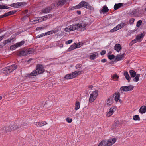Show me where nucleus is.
Listing matches in <instances>:
<instances>
[{
  "mask_svg": "<svg viewBox=\"0 0 146 146\" xmlns=\"http://www.w3.org/2000/svg\"><path fill=\"white\" fill-rule=\"evenodd\" d=\"M87 25V24L84 21H80L76 24L68 26L65 28V31L67 32L75 30L81 31H84L86 29L85 27Z\"/></svg>",
  "mask_w": 146,
  "mask_h": 146,
  "instance_id": "nucleus-1",
  "label": "nucleus"
},
{
  "mask_svg": "<svg viewBox=\"0 0 146 146\" xmlns=\"http://www.w3.org/2000/svg\"><path fill=\"white\" fill-rule=\"evenodd\" d=\"M36 69L30 74L31 76H33L42 73L44 71V69L42 65L38 64L36 66Z\"/></svg>",
  "mask_w": 146,
  "mask_h": 146,
  "instance_id": "nucleus-2",
  "label": "nucleus"
},
{
  "mask_svg": "<svg viewBox=\"0 0 146 146\" xmlns=\"http://www.w3.org/2000/svg\"><path fill=\"white\" fill-rule=\"evenodd\" d=\"M82 7H84L90 10H91L92 9V6H90L88 3L84 1H83L81 2L77 5L74 7L72 8V9H79Z\"/></svg>",
  "mask_w": 146,
  "mask_h": 146,
  "instance_id": "nucleus-3",
  "label": "nucleus"
},
{
  "mask_svg": "<svg viewBox=\"0 0 146 146\" xmlns=\"http://www.w3.org/2000/svg\"><path fill=\"white\" fill-rule=\"evenodd\" d=\"M17 68V65L13 64L9 66L4 68L2 70V71L3 73L7 74L12 72L16 69Z\"/></svg>",
  "mask_w": 146,
  "mask_h": 146,
  "instance_id": "nucleus-4",
  "label": "nucleus"
},
{
  "mask_svg": "<svg viewBox=\"0 0 146 146\" xmlns=\"http://www.w3.org/2000/svg\"><path fill=\"white\" fill-rule=\"evenodd\" d=\"M31 49L23 50L19 51L17 52V55L19 56H26L29 54H32L33 51Z\"/></svg>",
  "mask_w": 146,
  "mask_h": 146,
  "instance_id": "nucleus-5",
  "label": "nucleus"
},
{
  "mask_svg": "<svg viewBox=\"0 0 146 146\" xmlns=\"http://www.w3.org/2000/svg\"><path fill=\"white\" fill-rule=\"evenodd\" d=\"M52 16V15L51 14H48L46 16L41 17H39L37 20H34L33 21L35 23H33L36 24L39 23V20H41V19H42V20L40 21V22L45 21L47 19L50 18Z\"/></svg>",
  "mask_w": 146,
  "mask_h": 146,
  "instance_id": "nucleus-6",
  "label": "nucleus"
},
{
  "mask_svg": "<svg viewBox=\"0 0 146 146\" xmlns=\"http://www.w3.org/2000/svg\"><path fill=\"white\" fill-rule=\"evenodd\" d=\"M127 25V23H124L121 22V23L118 24L116 27H114L113 29H111L110 31L111 32H113L119 29H120L123 27Z\"/></svg>",
  "mask_w": 146,
  "mask_h": 146,
  "instance_id": "nucleus-7",
  "label": "nucleus"
},
{
  "mask_svg": "<svg viewBox=\"0 0 146 146\" xmlns=\"http://www.w3.org/2000/svg\"><path fill=\"white\" fill-rule=\"evenodd\" d=\"M98 91L95 90L92 92V93L90 94L89 99V102H93L96 99L98 96Z\"/></svg>",
  "mask_w": 146,
  "mask_h": 146,
  "instance_id": "nucleus-8",
  "label": "nucleus"
},
{
  "mask_svg": "<svg viewBox=\"0 0 146 146\" xmlns=\"http://www.w3.org/2000/svg\"><path fill=\"white\" fill-rule=\"evenodd\" d=\"M106 146H111L116 141L115 138L110 139L108 140H105Z\"/></svg>",
  "mask_w": 146,
  "mask_h": 146,
  "instance_id": "nucleus-9",
  "label": "nucleus"
},
{
  "mask_svg": "<svg viewBox=\"0 0 146 146\" xmlns=\"http://www.w3.org/2000/svg\"><path fill=\"white\" fill-rule=\"evenodd\" d=\"M134 88V86L131 85L128 86H122L121 87L120 90L121 91L127 92L133 90Z\"/></svg>",
  "mask_w": 146,
  "mask_h": 146,
  "instance_id": "nucleus-10",
  "label": "nucleus"
},
{
  "mask_svg": "<svg viewBox=\"0 0 146 146\" xmlns=\"http://www.w3.org/2000/svg\"><path fill=\"white\" fill-rule=\"evenodd\" d=\"M113 97H109L106 101L105 105L108 106L111 105L113 102Z\"/></svg>",
  "mask_w": 146,
  "mask_h": 146,
  "instance_id": "nucleus-11",
  "label": "nucleus"
},
{
  "mask_svg": "<svg viewBox=\"0 0 146 146\" xmlns=\"http://www.w3.org/2000/svg\"><path fill=\"white\" fill-rule=\"evenodd\" d=\"M116 107L115 106H112L109 110V111L107 113L106 116L109 117L111 115L114 111V110H115Z\"/></svg>",
  "mask_w": 146,
  "mask_h": 146,
  "instance_id": "nucleus-12",
  "label": "nucleus"
},
{
  "mask_svg": "<svg viewBox=\"0 0 146 146\" xmlns=\"http://www.w3.org/2000/svg\"><path fill=\"white\" fill-rule=\"evenodd\" d=\"M34 124L36 125L37 127H41L44 126L47 124V123L45 121H40L39 122H34Z\"/></svg>",
  "mask_w": 146,
  "mask_h": 146,
  "instance_id": "nucleus-13",
  "label": "nucleus"
},
{
  "mask_svg": "<svg viewBox=\"0 0 146 146\" xmlns=\"http://www.w3.org/2000/svg\"><path fill=\"white\" fill-rule=\"evenodd\" d=\"M124 53H123L121 55L118 54L116 56L115 59V61H118L124 59Z\"/></svg>",
  "mask_w": 146,
  "mask_h": 146,
  "instance_id": "nucleus-14",
  "label": "nucleus"
},
{
  "mask_svg": "<svg viewBox=\"0 0 146 146\" xmlns=\"http://www.w3.org/2000/svg\"><path fill=\"white\" fill-rule=\"evenodd\" d=\"M24 3L23 2H18L11 4L10 6L12 7L18 8L22 5H23Z\"/></svg>",
  "mask_w": 146,
  "mask_h": 146,
  "instance_id": "nucleus-15",
  "label": "nucleus"
},
{
  "mask_svg": "<svg viewBox=\"0 0 146 146\" xmlns=\"http://www.w3.org/2000/svg\"><path fill=\"white\" fill-rule=\"evenodd\" d=\"M66 0H58L56 3V5L57 6H62L65 3Z\"/></svg>",
  "mask_w": 146,
  "mask_h": 146,
  "instance_id": "nucleus-16",
  "label": "nucleus"
},
{
  "mask_svg": "<svg viewBox=\"0 0 146 146\" xmlns=\"http://www.w3.org/2000/svg\"><path fill=\"white\" fill-rule=\"evenodd\" d=\"M81 71H76L71 73L73 78H74L80 74Z\"/></svg>",
  "mask_w": 146,
  "mask_h": 146,
  "instance_id": "nucleus-17",
  "label": "nucleus"
},
{
  "mask_svg": "<svg viewBox=\"0 0 146 146\" xmlns=\"http://www.w3.org/2000/svg\"><path fill=\"white\" fill-rule=\"evenodd\" d=\"M146 112V106H141L139 110V112L142 114Z\"/></svg>",
  "mask_w": 146,
  "mask_h": 146,
  "instance_id": "nucleus-18",
  "label": "nucleus"
},
{
  "mask_svg": "<svg viewBox=\"0 0 146 146\" xmlns=\"http://www.w3.org/2000/svg\"><path fill=\"white\" fill-rule=\"evenodd\" d=\"M122 47L119 44H116L114 46V49L117 52H119L121 49Z\"/></svg>",
  "mask_w": 146,
  "mask_h": 146,
  "instance_id": "nucleus-19",
  "label": "nucleus"
},
{
  "mask_svg": "<svg viewBox=\"0 0 146 146\" xmlns=\"http://www.w3.org/2000/svg\"><path fill=\"white\" fill-rule=\"evenodd\" d=\"M120 95L118 92H117L114 94V96H115L114 100L115 101L117 102L118 101L120 98Z\"/></svg>",
  "mask_w": 146,
  "mask_h": 146,
  "instance_id": "nucleus-20",
  "label": "nucleus"
},
{
  "mask_svg": "<svg viewBox=\"0 0 146 146\" xmlns=\"http://www.w3.org/2000/svg\"><path fill=\"white\" fill-rule=\"evenodd\" d=\"M11 130H12V131H14L16 130L19 129V126L15 124L11 125Z\"/></svg>",
  "mask_w": 146,
  "mask_h": 146,
  "instance_id": "nucleus-21",
  "label": "nucleus"
},
{
  "mask_svg": "<svg viewBox=\"0 0 146 146\" xmlns=\"http://www.w3.org/2000/svg\"><path fill=\"white\" fill-rule=\"evenodd\" d=\"M124 75L126 79L128 80V82H129L130 80V77L127 71H125L124 73Z\"/></svg>",
  "mask_w": 146,
  "mask_h": 146,
  "instance_id": "nucleus-22",
  "label": "nucleus"
},
{
  "mask_svg": "<svg viewBox=\"0 0 146 146\" xmlns=\"http://www.w3.org/2000/svg\"><path fill=\"white\" fill-rule=\"evenodd\" d=\"M122 6L123 3H120L118 4H115L114 6V8L115 10H116Z\"/></svg>",
  "mask_w": 146,
  "mask_h": 146,
  "instance_id": "nucleus-23",
  "label": "nucleus"
},
{
  "mask_svg": "<svg viewBox=\"0 0 146 146\" xmlns=\"http://www.w3.org/2000/svg\"><path fill=\"white\" fill-rule=\"evenodd\" d=\"M51 10L50 8L48 7L42 9V12L43 13H49Z\"/></svg>",
  "mask_w": 146,
  "mask_h": 146,
  "instance_id": "nucleus-24",
  "label": "nucleus"
},
{
  "mask_svg": "<svg viewBox=\"0 0 146 146\" xmlns=\"http://www.w3.org/2000/svg\"><path fill=\"white\" fill-rule=\"evenodd\" d=\"M75 110L76 111L78 110L80 107V103L78 101H76V102L75 104Z\"/></svg>",
  "mask_w": 146,
  "mask_h": 146,
  "instance_id": "nucleus-25",
  "label": "nucleus"
},
{
  "mask_svg": "<svg viewBox=\"0 0 146 146\" xmlns=\"http://www.w3.org/2000/svg\"><path fill=\"white\" fill-rule=\"evenodd\" d=\"M98 54L96 52L94 53V54L91 55L90 56V58L92 60H94L96 56H98Z\"/></svg>",
  "mask_w": 146,
  "mask_h": 146,
  "instance_id": "nucleus-26",
  "label": "nucleus"
},
{
  "mask_svg": "<svg viewBox=\"0 0 146 146\" xmlns=\"http://www.w3.org/2000/svg\"><path fill=\"white\" fill-rule=\"evenodd\" d=\"M108 10L109 9L106 6H104L102 9L100 11V13H102V12H107Z\"/></svg>",
  "mask_w": 146,
  "mask_h": 146,
  "instance_id": "nucleus-27",
  "label": "nucleus"
},
{
  "mask_svg": "<svg viewBox=\"0 0 146 146\" xmlns=\"http://www.w3.org/2000/svg\"><path fill=\"white\" fill-rule=\"evenodd\" d=\"M121 125L120 122L117 120H115L114 121V123L113 124L114 126V127H119Z\"/></svg>",
  "mask_w": 146,
  "mask_h": 146,
  "instance_id": "nucleus-28",
  "label": "nucleus"
},
{
  "mask_svg": "<svg viewBox=\"0 0 146 146\" xmlns=\"http://www.w3.org/2000/svg\"><path fill=\"white\" fill-rule=\"evenodd\" d=\"M131 77H134L137 75L136 72L133 70H130L129 71Z\"/></svg>",
  "mask_w": 146,
  "mask_h": 146,
  "instance_id": "nucleus-29",
  "label": "nucleus"
},
{
  "mask_svg": "<svg viewBox=\"0 0 146 146\" xmlns=\"http://www.w3.org/2000/svg\"><path fill=\"white\" fill-rule=\"evenodd\" d=\"M144 36V34L143 33H142L141 34H140V35H139L138 36H137L136 38L137 39V40L139 41V42H141V40H140Z\"/></svg>",
  "mask_w": 146,
  "mask_h": 146,
  "instance_id": "nucleus-30",
  "label": "nucleus"
},
{
  "mask_svg": "<svg viewBox=\"0 0 146 146\" xmlns=\"http://www.w3.org/2000/svg\"><path fill=\"white\" fill-rule=\"evenodd\" d=\"M76 43H74L73 45H71L70 46L69 48L68 49V50L69 51H70L71 50H74L76 48Z\"/></svg>",
  "mask_w": 146,
  "mask_h": 146,
  "instance_id": "nucleus-31",
  "label": "nucleus"
},
{
  "mask_svg": "<svg viewBox=\"0 0 146 146\" xmlns=\"http://www.w3.org/2000/svg\"><path fill=\"white\" fill-rule=\"evenodd\" d=\"M64 78L65 79H71L73 78L71 73L66 75Z\"/></svg>",
  "mask_w": 146,
  "mask_h": 146,
  "instance_id": "nucleus-32",
  "label": "nucleus"
},
{
  "mask_svg": "<svg viewBox=\"0 0 146 146\" xmlns=\"http://www.w3.org/2000/svg\"><path fill=\"white\" fill-rule=\"evenodd\" d=\"M140 74H137L135 76V77L133 79V80L134 81L137 82L139 80V77L140 76Z\"/></svg>",
  "mask_w": 146,
  "mask_h": 146,
  "instance_id": "nucleus-33",
  "label": "nucleus"
},
{
  "mask_svg": "<svg viewBox=\"0 0 146 146\" xmlns=\"http://www.w3.org/2000/svg\"><path fill=\"white\" fill-rule=\"evenodd\" d=\"M98 146H106L105 140L102 141L100 142Z\"/></svg>",
  "mask_w": 146,
  "mask_h": 146,
  "instance_id": "nucleus-34",
  "label": "nucleus"
},
{
  "mask_svg": "<svg viewBox=\"0 0 146 146\" xmlns=\"http://www.w3.org/2000/svg\"><path fill=\"white\" fill-rule=\"evenodd\" d=\"M11 125L9 126H7L5 128V131L6 132H10L12 131V130H11Z\"/></svg>",
  "mask_w": 146,
  "mask_h": 146,
  "instance_id": "nucleus-35",
  "label": "nucleus"
},
{
  "mask_svg": "<svg viewBox=\"0 0 146 146\" xmlns=\"http://www.w3.org/2000/svg\"><path fill=\"white\" fill-rule=\"evenodd\" d=\"M119 78V76L117 74H115L111 77V79L114 80H117V79Z\"/></svg>",
  "mask_w": 146,
  "mask_h": 146,
  "instance_id": "nucleus-36",
  "label": "nucleus"
},
{
  "mask_svg": "<svg viewBox=\"0 0 146 146\" xmlns=\"http://www.w3.org/2000/svg\"><path fill=\"white\" fill-rule=\"evenodd\" d=\"M25 43V41L22 40L21 42H18L16 43L17 47L21 46L23 45Z\"/></svg>",
  "mask_w": 146,
  "mask_h": 146,
  "instance_id": "nucleus-37",
  "label": "nucleus"
},
{
  "mask_svg": "<svg viewBox=\"0 0 146 146\" xmlns=\"http://www.w3.org/2000/svg\"><path fill=\"white\" fill-rule=\"evenodd\" d=\"M133 119L134 120L139 121L140 120V118L139 116L138 115L133 116Z\"/></svg>",
  "mask_w": 146,
  "mask_h": 146,
  "instance_id": "nucleus-38",
  "label": "nucleus"
},
{
  "mask_svg": "<svg viewBox=\"0 0 146 146\" xmlns=\"http://www.w3.org/2000/svg\"><path fill=\"white\" fill-rule=\"evenodd\" d=\"M47 35V33H43L41 34H40L38 36H37L36 37V38H40L42 37H43L44 36H45L46 35Z\"/></svg>",
  "mask_w": 146,
  "mask_h": 146,
  "instance_id": "nucleus-39",
  "label": "nucleus"
},
{
  "mask_svg": "<svg viewBox=\"0 0 146 146\" xmlns=\"http://www.w3.org/2000/svg\"><path fill=\"white\" fill-rule=\"evenodd\" d=\"M17 47V45L16 44H15L14 45L11 46L10 47V49L11 50H13L16 49Z\"/></svg>",
  "mask_w": 146,
  "mask_h": 146,
  "instance_id": "nucleus-40",
  "label": "nucleus"
},
{
  "mask_svg": "<svg viewBox=\"0 0 146 146\" xmlns=\"http://www.w3.org/2000/svg\"><path fill=\"white\" fill-rule=\"evenodd\" d=\"M16 11L15 10H13L10 11L9 12L7 13L8 16H9L10 15L14 14Z\"/></svg>",
  "mask_w": 146,
  "mask_h": 146,
  "instance_id": "nucleus-41",
  "label": "nucleus"
},
{
  "mask_svg": "<svg viewBox=\"0 0 146 146\" xmlns=\"http://www.w3.org/2000/svg\"><path fill=\"white\" fill-rule=\"evenodd\" d=\"M8 8L9 7L7 6L3 5H0V9H8Z\"/></svg>",
  "mask_w": 146,
  "mask_h": 146,
  "instance_id": "nucleus-42",
  "label": "nucleus"
},
{
  "mask_svg": "<svg viewBox=\"0 0 146 146\" xmlns=\"http://www.w3.org/2000/svg\"><path fill=\"white\" fill-rule=\"evenodd\" d=\"M142 23V21L141 20H139L137 22L136 26L137 27H139L140 25Z\"/></svg>",
  "mask_w": 146,
  "mask_h": 146,
  "instance_id": "nucleus-43",
  "label": "nucleus"
},
{
  "mask_svg": "<svg viewBox=\"0 0 146 146\" xmlns=\"http://www.w3.org/2000/svg\"><path fill=\"white\" fill-rule=\"evenodd\" d=\"M115 55H109L108 56V58L110 60H112L115 58Z\"/></svg>",
  "mask_w": 146,
  "mask_h": 146,
  "instance_id": "nucleus-44",
  "label": "nucleus"
},
{
  "mask_svg": "<svg viewBox=\"0 0 146 146\" xmlns=\"http://www.w3.org/2000/svg\"><path fill=\"white\" fill-rule=\"evenodd\" d=\"M27 125V123L24 122H23L22 123L21 125L19 126V128H21V129H22V127H23L24 126H25Z\"/></svg>",
  "mask_w": 146,
  "mask_h": 146,
  "instance_id": "nucleus-45",
  "label": "nucleus"
},
{
  "mask_svg": "<svg viewBox=\"0 0 146 146\" xmlns=\"http://www.w3.org/2000/svg\"><path fill=\"white\" fill-rule=\"evenodd\" d=\"M135 21V19L134 18H131L129 21V23L130 24H132Z\"/></svg>",
  "mask_w": 146,
  "mask_h": 146,
  "instance_id": "nucleus-46",
  "label": "nucleus"
},
{
  "mask_svg": "<svg viewBox=\"0 0 146 146\" xmlns=\"http://www.w3.org/2000/svg\"><path fill=\"white\" fill-rule=\"evenodd\" d=\"M66 121L68 123H71L72 121V119H70L68 117L66 119Z\"/></svg>",
  "mask_w": 146,
  "mask_h": 146,
  "instance_id": "nucleus-47",
  "label": "nucleus"
},
{
  "mask_svg": "<svg viewBox=\"0 0 146 146\" xmlns=\"http://www.w3.org/2000/svg\"><path fill=\"white\" fill-rule=\"evenodd\" d=\"M81 66L82 65L81 64H79L76 65L75 67L76 69H78L80 68L81 67Z\"/></svg>",
  "mask_w": 146,
  "mask_h": 146,
  "instance_id": "nucleus-48",
  "label": "nucleus"
},
{
  "mask_svg": "<svg viewBox=\"0 0 146 146\" xmlns=\"http://www.w3.org/2000/svg\"><path fill=\"white\" fill-rule=\"evenodd\" d=\"M72 42V40H70L66 42V44H69Z\"/></svg>",
  "mask_w": 146,
  "mask_h": 146,
  "instance_id": "nucleus-49",
  "label": "nucleus"
},
{
  "mask_svg": "<svg viewBox=\"0 0 146 146\" xmlns=\"http://www.w3.org/2000/svg\"><path fill=\"white\" fill-rule=\"evenodd\" d=\"M45 27H38L36 28V30H40L44 29Z\"/></svg>",
  "mask_w": 146,
  "mask_h": 146,
  "instance_id": "nucleus-50",
  "label": "nucleus"
},
{
  "mask_svg": "<svg viewBox=\"0 0 146 146\" xmlns=\"http://www.w3.org/2000/svg\"><path fill=\"white\" fill-rule=\"evenodd\" d=\"M81 44H80V42H79L77 44L76 43V48H80V47Z\"/></svg>",
  "mask_w": 146,
  "mask_h": 146,
  "instance_id": "nucleus-51",
  "label": "nucleus"
},
{
  "mask_svg": "<svg viewBox=\"0 0 146 146\" xmlns=\"http://www.w3.org/2000/svg\"><path fill=\"white\" fill-rule=\"evenodd\" d=\"M106 52L105 50H102L100 52V54L101 55H103L106 53Z\"/></svg>",
  "mask_w": 146,
  "mask_h": 146,
  "instance_id": "nucleus-52",
  "label": "nucleus"
},
{
  "mask_svg": "<svg viewBox=\"0 0 146 146\" xmlns=\"http://www.w3.org/2000/svg\"><path fill=\"white\" fill-rule=\"evenodd\" d=\"M53 32H54V31H49L46 33H47V34H48V35H49L50 34H52Z\"/></svg>",
  "mask_w": 146,
  "mask_h": 146,
  "instance_id": "nucleus-53",
  "label": "nucleus"
},
{
  "mask_svg": "<svg viewBox=\"0 0 146 146\" xmlns=\"http://www.w3.org/2000/svg\"><path fill=\"white\" fill-rule=\"evenodd\" d=\"M134 42H133L132 40L131 42L129 43V46H132L134 44Z\"/></svg>",
  "mask_w": 146,
  "mask_h": 146,
  "instance_id": "nucleus-54",
  "label": "nucleus"
},
{
  "mask_svg": "<svg viewBox=\"0 0 146 146\" xmlns=\"http://www.w3.org/2000/svg\"><path fill=\"white\" fill-rule=\"evenodd\" d=\"M138 40L136 37L135 38L132 40V41L134 42V43L137 42Z\"/></svg>",
  "mask_w": 146,
  "mask_h": 146,
  "instance_id": "nucleus-55",
  "label": "nucleus"
},
{
  "mask_svg": "<svg viewBox=\"0 0 146 146\" xmlns=\"http://www.w3.org/2000/svg\"><path fill=\"white\" fill-rule=\"evenodd\" d=\"M7 43H8V41H7L6 40H5L3 42V44L4 45H6Z\"/></svg>",
  "mask_w": 146,
  "mask_h": 146,
  "instance_id": "nucleus-56",
  "label": "nucleus"
},
{
  "mask_svg": "<svg viewBox=\"0 0 146 146\" xmlns=\"http://www.w3.org/2000/svg\"><path fill=\"white\" fill-rule=\"evenodd\" d=\"M5 35H2L0 36V41L2 40L4 38Z\"/></svg>",
  "mask_w": 146,
  "mask_h": 146,
  "instance_id": "nucleus-57",
  "label": "nucleus"
},
{
  "mask_svg": "<svg viewBox=\"0 0 146 146\" xmlns=\"http://www.w3.org/2000/svg\"><path fill=\"white\" fill-rule=\"evenodd\" d=\"M106 59H104L101 60V62H105L106 61Z\"/></svg>",
  "mask_w": 146,
  "mask_h": 146,
  "instance_id": "nucleus-58",
  "label": "nucleus"
},
{
  "mask_svg": "<svg viewBox=\"0 0 146 146\" xmlns=\"http://www.w3.org/2000/svg\"><path fill=\"white\" fill-rule=\"evenodd\" d=\"M88 88H90V89H92L93 88V86L92 85H89L88 86Z\"/></svg>",
  "mask_w": 146,
  "mask_h": 146,
  "instance_id": "nucleus-59",
  "label": "nucleus"
},
{
  "mask_svg": "<svg viewBox=\"0 0 146 146\" xmlns=\"http://www.w3.org/2000/svg\"><path fill=\"white\" fill-rule=\"evenodd\" d=\"M3 16H4V17L8 16L7 13H5V14L3 15Z\"/></svg>",
  "mask_w": 146,
  "mask_h": 146,
  "instance_id": "nucleus-60",
  "label": "nucleus"
},
{
  "mask_svg": "<svg viewBox=\"0 0 146 146\" xmlns=\"http://www.w3.org/2000/svg\"><path fill=\"white\" fill-rule=\"evenodd\" d=\"M77 12L79 15L81 14V11H77Z\"/></svg>",
  "mask_w": 146,
  "mask_h": 146,
  "instance_id": "nucleus-61",
  "label": "nucleus"
},
{
  "mask_svg": "<svg viewBox=\"0 0 146 146\" xmlns=\"http://www.w3.org/2000/svg\"><path fill=\"white\" fill-rule=\"evenodd\" d=\"M11 40H9V39H8L7 40H6L7 41H8V43H9V42H11Z\"/></svg>",
  "mask_w": 146,
  "mask_h": 146,
  "instance_id": "nucleus-62",
  "label": "nucleus"
},
{
  "mask_svg": "<svg viewBox=\"0 0 146 146\" xmlns=\"http://www.w3.org/2000/svg\"><path fill=\"white\" fill-rule=\"evenodd\" d=\"M138 10V9H135V12H134V13H135V14L136 13H137V12H137Z\"/></svg>",
  "mask_w": 146,
  "mask_h": 146,
  "instance_id": "nucleus-63",
  "label": "nucleus"
},
{
  "mask_svg": "<svg viewBox=\"0 0 146 146\" xmlns=\"http://www.w3.org/2000/svg\"><path fill=\"white\" fill-rule=\"evenodd\" d=\"M3 17H4V16H3V15H2L0 16V18H3Z\"/></svg>",
  "mask_w": 146,
  "mask_h": 146,
  "instance_id": "nucleus-64",
  "label": "nucleus"
}]
</instances>
